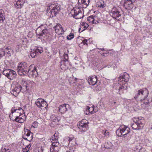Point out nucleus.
<instances>
[{"instance_id": "1", "label": "nucleus", "mask_w": 152, "mask_h": 152, "mask_svg": "<svg viewBox=\"0 0 152 152\" xmlns=\"http://www.w3.org/2000/svg\"><path fill=\"white\" fill-rule=\"evenodd\" d=\"M130 132V128L124 125H122L116 130V134L118 137L123 136L127 140H128L129 139L127 137V134Z\"/></svg>"}, {"instance_id": "2", "label": "nucleus", "mask_w": 152, "mask_h": 152, "mask_svg": "<svg viewBox=\"0 0 152 152\" xmlns=\"http://www.w3.org/2000/svg\"><path fill=\"white\" fill-rule=\"evenodd\" d=\"M134 123L131 125L134 130H140L143 128L144 125V121L141 117L138 118L137 119L134 120Z\"/></svg>"}, {"instance_id": "3", "label": "nucleus", "mask_w": 152, "mask_h": 152, "mask_svg": "<svg viewBox=\"0 0 152 152\" xmlns=\"http://www.w3.org/2000/svg\"><path fill=\"white\" fill-rule=\"evenodd\" d=\"M29 68L28 65L25 62L20 63L18 65L17 71L20 75L26 74Z\"/></svg>"}, {"instance_id": "4", "label": "nucleus", "mask_w": 152, "mask_h": 152, "mask_svg": "<svg viewBox=\"0 0 152 152\" xmlns=\"http://www.w3.org/2000/svg\"><path fill=\"white\" fill-rule=\"evenodd\" d=\"M21 85L16 82L13 83L11 85L10 92L14 96H16L21 91Z\"/></svg>"}, {"instance_id": "5", "label": "nucleus", "mask_w": 152, "mask_h": 152, "mask_svg": "<svg viewBox=\"0 0 152 152\" xmlns=\"http://www.w3.org/2000/svg\"><path fill=\"white\" fill-rule=\"evenodd\" d=\"M35 104L38 107L42 110H45L47 109L48 104L46 101L42 98H39L36 100Z\"/></svg>"}, {"instance_id": "6", "label": "nucleus", "mask_w": 152, "mask_h": 152, "mask_svg": "<svg viewBox=\"0 0 152 152\" xmlns=\"http://www.w3.org/2000/svg\"><path fill=\"white\" fill-rule=\"evenodd\" d=\"M64 59L62 60L60 63V67L63 70L65 71L68 69L67 64H69L68 61V55L65 53H64L63 55Z\"/></svg>"}, {"instance_id": "7", "label": "nucleus", "mask_w": 152, "mask_h": 152, "mask_svg": "<svg viewBox=\"0 0 152 152\" xmlns=\"http://www.w3.org/2000/svg\"><path fill=\"white\" fill-rule=\"evenodd\" d=\"M50 9L52 8L49 13L50 14V16L51 17H53L56 16V14L58 13L60 10V7L57 5L54 4H52L50 6Z\"/></svg>"}, {"instance_id": "8", "label": "nucleus", "mask_w": 152, "mask_h": 152, "mask_svg": "<svg viewBox=\"0 0 152 152\" xmlns=\"http://www.w3.org/2000/svg\"><path fill=\"white\" fill-rule=\"evenodd\" d=\"M26 74L30 77H36L38 75L36 67L32 68L31 66H29Z\"/></svg>"}, {"instance_id": "9", "label": "nucleus", "mask_w": 152, "mask_h": 152, "mask_svg": "<svg viewBox=\"0 0 152 152\" xmlns=\"http://www.w3.org/2000/svg\"><path fill=\"white\" fill-rule=\"evenodd\" d=\"M129 79V76L125 72L122 74H121L118 78V81L119 83L122 82L120 85H125V83L128 82Z\"/></svg>"}, {"instance_id": "10", "label": "nucleus", "mask_w": 152, "mask_h": 152, "mask_svg": "<svg viewBox=\"0 0 152 152\" xmlns=\"http://www.w3.org/2000/svg\"><path fill=\"white\" fill-rule=\"evenodd\" d=\"M82 12L78 8H74L71 11V13L73 17L76 19H80L82 17L80 15H82Z\"/></svg>"}, {"instance_id": "11", "label": "nucleus", "mask_w": 152, "mask_h": 152, "mask_svg": "<svg viewBox=\"0 0 152 152\" xmlns=\"http://www.w3.org/2000/svg\"><path fill=\"white\" fill-rule=\"evenodd\" d=\"M61 147V145L58 142H54L52 143L50 151L52 152H58Z\"/></svg>"}, {"instance_id": "12", "label": "nucleus", "mask_w": 152, "mask_h": 152, "mask_svg": "<svg viewBox=\"0 0 152 152\" xmlns=\"http://www.w3.org/2000/svg\"><path fill=\"white\" fill-rule=\"evenodd\" d=\"M87 123H88V121L86 120H83L79 122L78 125V128L82 131H85L88 126Z\"/></svg>"}, {"instance_id": "13", "label": "nucleus", "mask_w": 152, "mask_h": 152, "mask_svg": "<svg viewBox=\"0 0 152 152\" xmlns=\"http://www.w3.org/2000/svg\"><path fill=\"white\" fill-rule=\"evenodd\" d=\"M110 15L113 18L115 19H117V18L121 16V15L119 10L115 7H114L112 9Z\"/></svg>"}, {"instance_id": "14", "label": "nucleus", "mask_w": 152, "mask_h": 152, "mask_svg": "<svg viewBox=\"0 0 152 152\" xmlns=\"http://www.w3.org/2000/svg\"><path fill=\"white\" fill-rule=\"evenodd\" d=\"M90 0H78V4L80 7L86 8L89 5Z\"/></svg>"}, {"instance_id": "15", "label": "nucleus", "mask_w": 152, "mask_h": 152, "mask_svg": "<svg viewBox=\"0 0 152 152\" xmlns=\"http://www.w3.org/2000/svg\"><path fill=\"white\" fill-rule=\"evenodd\" d=\"M18 114L15 112V109L12 108L11 110V113L9 115V117L10 119L12 121H15L17 117H18Z\"/></svg>"}, {"instance_id": "16", "label": "nucleus", "mask_w": 152, "mask_h": 152, "mask_svg": "<svg viewBox=\"0 0 152 152\" xmlns=\"http://www.w3.org/2000/svg\"><path fill=\"white\" fill-rule=\"evenodd\" d=\"M54 28L56 33L58 34H62L64 31L61 25L59 23L57 24L55 26Z\"/></svg>"}, {"instance_id": "17", "label": "nucleus", "mask_w": 152, "mask_h": 152, "mask_svg": "<svg viewBox=\"0 0 152 152\" xmlns=\"http://www.w3.org/2000/svg\"><path fill=\"white\" fill-rule=\"evenodd\" d=\"M97 80V77L95 76L89 78L88 80L89 84L92 86H94L96 84Z\"/></svg>"}, {"instance_id": "18", "label": "nucleus", "mask_w": 152, "mask_h": 152, "mask_svg": "<svg viewBox=\"0 0 152 152\" xmlns=\"http://www.w3.org/2000/svg\"><path fill=\"white\" fill-rule=\"evenodd\" d=\"M26 119L25 113L22 114V115H19L18 117H17L15 121L19 123H22L24 122Z\"/></svg>"}, {"instance_id": "19", "label": "nucleus", "mask_w": 152, "mask_h": 152, "mask_svg": "<svg viewBox=\"0 0 152 152\" xmlns=\"http://www.w3.org/2000/svg\"><path fill=\"white\" fill-rule=\"evenodd\" d=\"M89 26L88 23L86 22H82L80 23V26L79 29V32H81L87 29Z\"/></svg>"}, {"instance_id": "20", "label": "nucleus", "mask_w": 152, "mask_h": 152, "mask_svg": "<svg viewBox=\"0 0 152 152\" xmlns=\"http://www.w3.org/2000/svg\"><path fill=\"white\" fill-rule=\"evenodd\" d=\"M68 104H64L60 105L58 107L59 112L62 113H64L67 111V107H69Z\"/></svg>"}, {"instance_id": "21", "label": "nucleus", "mask_w": 152, "mask_h": 152, "mask_svg": "<svg viewBox=\"0 0 152 152\" xmlns=\"http://www.w3.org/2000/svg\"><path fill=\"white\" fill-rule=\"evenodd\" d=\"M136 0H125L124 2V5L128 6L131 8L133 7V4L135 2Z\"/></svg>"}, {"instance_id": "22", "label": "nucleus", "mask_w": 152, "mask_h": 152, "mask_svg": "<svg viewBox=\"0 0 152 152\" xmlns=\"http://www.w3.org/2000/svg\"><path fill=\"white\" fill-rule=\"evenodd\" d=\"M50 119L53 123L54 122L56 123V124H58V122L60 120V118L59 117H57L55 115H51L50 116ZM53 124H54L53 123Z\"/></svg>"}, {"instance_id": "23", "label": "nucleus", "mask_w": 152, "mask_h": 152, "mask_svg": "<svg viewBox=\"0 0 152 152\" xmlns=\"http://www.w3.org/2000/svg\"><path fill=\"white\" fill-rule=\"evenodd\" d=\"M17 74L13 70H10L9 72V75L8 77V78L11 80H13V79L16 77Z\"/></svg>"}, {"instance_id": "24", "label": "nucleus", "mask_w": 152, "mask_h": 152, "mask_svg": "<svg viewBox=\"0 0 152 152\" xmlns=\"http://www.w3.org/2000/svg\"><path fill=\"white\" fill-rule=\"evenodd\" d=\"M21 91L23 93L26 92L29 89L28 84L25 82L22 86L21 85Z\"/></svg>"}, {"instance_id": "25", "label": "nucleus", "mask_w": 152, "mask_h": 152, "mask_svg": "<svg viewBox=\"0 0 152 152\" xmlns=\"http://www.w3.org/2000/svg\"><path fill=\"white\" fill-rule=\"evenodd\" d=\"M5 13L3 10L0 9V23H3L5 20Z\"/></svg>"}, {"instance_id": "26", "label": "nucleus", "mask_w": 152, "mask_h": 152, "mask_svg": "<svg viewBox=\"0 0 152 152\" xmlns=\"http://www.w3.org/2000/svg\"><path fill=\"white\" fill-rule=\"evenodd\" d=\"M127 88L126 86H125L124 85H123L122 86H121V85L120 86L118 89L119 94L120 95L122 94L123 93V91L124 90L126 89Z\"/></svg>"}, {"instance_id": "27", "label": "nucleus", "mask_w": 152, "mask_h": 152, "mask_svg": "<svg viewBox=\"0 0 152 152\" xmlns=\"http://www.w3.org/2000/svg\"><path fill=\"white\" fill-rule=\"evenodd\" d=\"M13 50H12L9 47H7L5 49H4V55L7 53L9 56H10L11 53L12 52Z\"/></svg>"}, {"instance_id": "28", "label": "nucleus", "mask_w": 152, "mask_h": 152, "mask_svg": "<svg viewBox=\"0 0 152 152\" xmlns=\"http://www.w3.org/2000/svg\"><path fill=\"white\" fill-rule=\"evenodd\" d=\"M144 95V91L142 89H141L138 91V92L134 97L135 99H136L139 96H142Z\"/></svg>"}, {"instance_id": "29", "label": "nucleus", "mask_w": 152, "mask_h": 152, "mask_svg": "<svg viewBox=\"0 0 152 152\" xmlns=\"http://www.w3.org/2000/svg\"><path fill=\"white\" fill-rule=\"evenodd\" d=\"M15 112L18 114V115H22V114H24V113L23 111V110L21 108H19L18 109H15Z\"/></svg>"}, {"instance_id": "30", "label": "nucleus", "mask_w": 152, "mask_h": 152, "mask_svg": "<svg viewBox=\"0 0 152 152\" xmlns=\"http://www.w3.org/2000/svg\"><path fill=\"white\" fill-rule=\"evenodd\" d=\"M33 134H31L29 137H26L25 135H23V139L30 142L31 141L33 138Z\"/></svg>"}, {"instance_id": "31", "label": "nucleus", "mask_w": 152, "mask_h": 152, "mask_svg": "<svg viewBox=\"0 0 152 152\" xmlns=\"http://www.w3.org/2000/svg\"><path fill=\"white\" fill-rule=\"evenodd\" d=\"M34 50L37 55H38L39 54L42 53L43 52L42 48L41 47L37 48L35 50Z\"/></svg>"}, {"instance_id": "32", "label": "nucleus", "mask_w": 152, "mask_h": 152, "mask_svg": "<svg viewBox=\"0 0 152 152\" xmlns=\"http://www.w3.org/2000/svg\"><path fill=\"white\" fill-rule=\"evenodd\" d=\"M102 134L104 135V137L108 138L109 137V132L107 130L103 131L102 132Z\"/></svg>"}, {"instance_id": "33", "label": "nucleus", "mask_w": 152, "mask_h": 152, "mask_svg": "<svg viewBox=\"0 0 152 152\" xmlns=\"http://www.w3.org/2000/svg\"><path fill=\"white\" fill-rule=\"evenodd\" d=\"M48 32V31L47 29H44L42 30V33L39 34V35L40 36L44 37L46 35V34H47Z\"/></svg>"}, {"instance_id": "34", "label": "nucleus", "mask_w": 152, "mask_h": 152, "mask_svg": "<svg viewBox=\"0 0 152 152\" xmlns=\"http://www.w3.org/2000/svg\"><path fill=\"white\" fill-rule=\"evenodd\" d=\"M87 108V109L88 110L89 112L91 114L94 113V112H96V111H97V110H95V109L94 107H88Z\"/></svg>"}, {"instance_id": "35", "label": "nucleus", "mask_w": 152, "mask_h": 152, "mask_svg": "<svg viewBox=\"0 0 152 152\" xmlns=\"http://www.w3.org/2000/svg\"><path fill=\"white\" fill-rule=\"evenodd\" d=\"M81 61V59L79 58L76 56L75 57L74 60V61L76 64H80Z\"/></svg>"}, {"instance_id": "36", "label": "nucleus", "mask_w": 152, "mask_h": 152, "mask_svg": "<svg viewBox=\"0 0 152 152\" xmlns=\"http://www.w3.org/2000/svg\"><path fill=\"white\" fill-rule=\"evenodd\" d=\"M100 20L98 18L97 16H94V21H93L92 23L96 24L100 22Z\"/></svg>"}, {"instance_id": "37", "label": "nucleus", "mask_w": 152, "mask_h": 152, "mask_svg": "<svg viewBox=\"0 0 152 152\" xmlns=\"http://www.w3.org/2000/svg\"><path fill=\"white\" fill-rule=\"evenodd\" d=\"M10 69H6L4 70L3 72V74L4 75L6 76L7 78L8 75H9V72Z\"/></svg>"}, {"instance_id": "38", "label": "nucleus", "mask_w": 152, "mask_h": 152, "mask_svg": "<svg viewBox=\"0 0 152 152\" xmlns=\"http://www.w3.org/2000/svg\"><path fill=\"white\" fill-rule=\"evenodd\" d=\"M94 16L93 15H91L88 17L87 18V20L89 23H92L94 21Z\"/></svg>"}, {"instance_id": "39", "label": "nucleus", "mask_w": 152, "mask_h": 152, "mask_svg": "<svg viewBox=\"0 0 152 152\" xmlns=\"http://www.w3.org/2000/svg\"><path fill=\"white\" fill-rule=\"evenodd\" d=\"M15 3L14 4L16 8L18 9H21L22 7L21 6V4H19L17 2H16V1H15Z\"/></svg>"}, {"instance_id": "40", "label": "nucleus", "mask_w": 152, "mask_h": 152, "mask_svg": "<svg viewBox=\"0 0 152 152\" xmlns=\"http://www.w3.org/2000/svg\"><path fill=\"white\" fill-rule=\"evenodd\" d=\"M74 35L73 33H71L70 34L67 36V39L69 40H71L74 38Z\"/></svg>"}, {"instance_id": "41", "label": "nucleus", "mask_w": 152, "mask_h": 152, "mask_svg": "<svg viewBox=\"0 0 152 152\" xmlns=\"http://www.w3.org/2000/svg\"><path fill=\"white\" fill-rule=\"evenodd\" d=\"M31 146L30 145H28L25 148H23V152H28L29 151V148Z\"/></svg>"}, {"instance_id": "42", "label": "nucleus", "mask_w": 152, "mask_h": 152, "mask_svg": "<svg viewBox=\"0 0 152 152\" xmlns=\"http://www.w3.org/2000/svg\"><path fill=\"white\" fill-rule=\"evenodd\" d=\"M57 137L53 136V135L51 137L50 139V141L51 142H57Z\"/></svg>"}, {"instance_id": "43", "label": "nucleus", "mask_w": 152, "mask_h": 152, "mask_svg": "<svg viewBox=\"0 0 152 152\" xmlns=\"http://www.w3.org/2000/svg\"><path fill=\"white\" fill-rule=\"evenodd\" d=\"M4 55V49L0 48V59Z\"/></svg>"}, {"instance_id": "44", "label": "nucleus", "mask_w": 152, "mask_h": 152, "mask_svg": "<svg viewBox=\"0 0 152 152\" xmlns=\"http://www.w3.org/2000/svg\"><path fill=\"white\" fill-rule=\"evenodd\" d=\"M30 55L32 58H35L37 55L34 50H33L31 51L30 53Z\"/></svg>"}, {"instance_id": "45", "label": "nucleus", "mask_w": 152, "mask_h": 152, "mask_svg": "<svg viewBox=\"0 0 152 152\" xmlns=\"http://www.w3.org/2000/svg\"><path fill=\"white\" fill-rule=\"evenodd\" d=\"M16 1L18 2V4H21V6L22 7L24 3V0H17Z\"/></svg>"}, {"instance_id": "46", "label": "nucleus", "mask_w": 152, "mask_h": 152, "mask_svg": "<svg viewBox=\"0 0 152 152\" xmlns=\"http://www.w3.org/2000/svg\"><path fill=\"white\" fill-rule=\"evenodd\" d=\"M37 124L38 123L37 122H34L32 124V126L34 128H36L37 126Z\"/></svg>"}, {"instance_id": "47", "label": "nucleus", "mask_w": 152, "mask_h": 152, "mask_svg": "<svg viewBox=\"0 0 152 152\" xmlns=\"http://www.w3.org/2000/svg\"><path fill=\"white\" fill-rule=\"evenodd\" d=\"M31 134H33L30 131H29L28 130L27 133H25L24 135H25L26 137H29L30 135Z\"/></svg>"}, {"instance_id": "48", "label": "nucleus", "mask_w": 152, "mask_h": 152, "mask_svg": "<svg viewBox=\"0 0 152 152\" xmlns=\"http://www.w3.org/2000/svg\"><path fill=\"white\" fill-rule=\"evenodd\" d=\"M88 40L86 39H85L84 40H82V42H81L80 44H83V45H87L88 43H87Z\"/></svg>"}, {"instance_id": "49", "label": "nucleus", "mask_w": 152, "mask_h": 152, "mask_svg": "<svg viewBox=\"0 0 152 152\" xmlns=\"http://www.w3.org/2000/svg\"><path fill=\"white\" fill-rule=\"evenodd\" d=\"M1 152H10V151L8 148H4L2 150Z\"/></svg>"}, {"instance_id": "50", "label": "nucleus", "mask_w": 152, "mask_h": 152, "mask_svg": "<svg viewBox=\"0 0 152 152\" xmlns=\"http://www.w3.org/2000/svg\"><path fill=\"white\" fill-rule=\"evenodd\" d=\"M20 46L19 45H18L16 46V50L17 52L19 51V49L20 48Z\"/></svg>"}, {"instance_id": "51", "label": "nucleus", "mask_w": 152, "mask_h": 152, "mask_svg": "<svg viewBox=\"0 0 152 152\" xmlns=\"http://www.w3.org/2000/svg\"><path fill=\"white\" fill-rule=\"evenodd\" d=\"M66 152H75L73 148L70 149L68 151H67Z\"/></svg>"}, {"instance_id": "52", "label": "nucleus", "mask_w": 152, "mask_h": 152, "mask_svg": "<svg viewBox=\"0 0 152 152\" xmlns=\"http://www.w3.org/2000/svg\"><path fill=\"white\" fill-rule=\"evenodd\" d=\"M99 137L100 138L102 139H103L104 138L103 135H102L101 134H100L99 135Z\"/></svg>"}, {"instance_id": "53", "label": "nucleus", "mask_w": 152, "mask_h": 152, "mask_svg": "<svg viewBox=\"0 0 152 152\" xmlns=\"http://www.w3.org/2000/svg\"><path fill=\"white\" fill-rule=\"evenodd\" d=\"M107 53L106 52V53H104L102 54H101V55L103 56H107Z\"/></svg>"}, {"instance_id": "54", "label": "nucleus", "mask_w": 152, "mask_h": 152, "mask_svg": "<svg viewBox=\"0 0 152 152\" xmlns=\"http://www.w3.org/2000/svg\"><path fill=\"white\" fill-rule=\"evenodd\" d=\"M73 138H69V143L72 140H74V137H72Z\"/></svg>"}, {"instance_id": "55", "label": "nucleus", "mask_w": 152, "mask_h": 152, "mask_svg": "<svg viewBox=\"0 0 152 152\" xmlns=\"http://www.w3.org/2000/svg\"><path fill=\"white\" fill-rule=\"evenodd\" d=\"M58 133H55L53 135V136H54L56 137H57V138H58Z\"/></svg>"}, {"instance_id": "56", "label": "nucleus", "mask_w": 152, "mask_h": 152, "mask_svg": "<svg viewBox=\"0 0 152 152\" xmlns=\"http://www.w3.org/2000/svg\"><path fill=\"white\" fill-rule=\"evenodd\" d=\"M139 152H145V151H144V149L142 148V149H140V151H139Z\"/></svg>"}, {"instance_id": "57", "label": "nucleus", "mask_w": 152, "mask_h": 152, "mask_svg": "<svg viewBox=\"0 0 152 152\" xmlns=\"http://www.w3.org/2000/svg\"><path fill=\"white\" fill-rule=\"evenodd\" d=\"M145 104H148L149 103L148 101V100H146L144 102H143Z\"/></svg>"}, {"instance_id": "58", "label": "nucleus", "mask_w": 152, "mask_h": 152, "mask_svg": "<svg viewBox=\"0 0 152 152\" xmlns=\"http://www.w3.org/2000/svg\"><path fill=\"white\" fill-rule=\"evenodd\" d=\"M98 49L99 50H101L102 51H107L106 50H105L104 48H98Z\"/></svg>"}, {"instance_id": "59", "label": "nucleus", "mask_w": 152, "mask_h": 152, "mask_svg": "<svg viewBox=\"0 0 152 152\" xmlns=\"http://www.w3.org/2000/svg\"><path fill=\"white\" fill-rule=\"evenodd\" d=\"M108 142H107V143H105V147L106 148H107V149H108V148H110V147H107V146H106V144H108Z\"/></svg>"}, {"instance_id": "60", "label": "nucleus", "mask_w": 152, "mask_h": 152, "mask_svg": "<svg viewBox=\"0 0 152 152\" xmlns=\"http://www.w3.org/2000/svg\"><path fill=\"white\" fill-rule=\"evenodd\" d=\"M100 7H102V8H103L104 7V5H102V4L101 5H100L99 6Z\"/></svg>"}, {"instance_id": "61", "label": "nucleus", "mask_w": 152, "mask_h": 152, "mask_svg": "<svg viewBox=\"0 0 152 152\" xmlns=\"http://www.w3.org/2000/svg\"><path fill=\"white\" fill-rule=\"evenodd\" d=\"M107 67L108 68H109L110 67H111L109 65H107V66H106V67Z\"/></svg>"}, {"instance_id": "62", "label": "nucleus", "mask_w": 152, "mask_h": 152, "mask_svg": "<svg viewBox=\"0 0 152 152\" xmlns=\"http://www.w3.org/2000/svg\"><path fill=\"white\" fill-rule=\"evenodd\" d=\"M75 79L76 80H76L77 79L76 78H75Z\"/></svg>"}, {"instance_id": "63", "label": "nucleus", "mask_w": 152, "mask_h": 152, "mask_svg": "<svg viewBox=\"0 0 152 152\" xmlns=\"http://www.w3.org/2000/svg\"><path fill=\"white\" fill-rule=\"evenodd\" d=\"M114 103L115 104L116 103V102H114Z\"/></svg>"}, {"instance_id": "64", "label": "nucleus", "mask_w": 152, "mask_h": 152, "mask_svg": "<svg viewBox=\"0 0 152 152\" xmlns=\"http://www.w3.org/2000/svg\"><path fill=\"white\" fill-rule=\"evenodd\" d=\"M71 78H69V80H70V79Z\"/></svg>"}]
</instances>
